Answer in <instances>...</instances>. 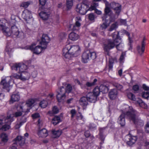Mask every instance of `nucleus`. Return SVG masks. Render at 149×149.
<instances>
[{
  "mask_svg": "<svg viewBox=\"0 0 149 149\" xmlns=\"http://www.w3.org/2000/svg\"><path fill=\"white\" fill-rule=\"evenodd\" d=\"M124 112L127 111V118L132 122L137 127L143 126L144 124L143 120L138 117V113L132 107L125 105L123 107Z\"/></svg>",
  "mask_w": 149,
  "mask_h": 149,
  "instance_id": "nucleus-1",
  "label": "nucleus"
},
{
  "mask_svg": "<svg viewBox=\"0 0 149 149\" xmlns=\"http://www.w3.org/2000/svg\"><path fill=\"white\" fill-rule=\"evenodd\" d=\"M118 32H114L112 35L113 40L111 39H107L104 45V50L107 52L108 55L110 50L114 48L117 43L120 42V39L118 38Z\"/></svg>",
  "mask_w": 149,
  "mask_h": 149,
  "instance_id": "nucleus-2",
  "label": "nucleus"
},
{
  "mask_svg": "<svg viewBox=\"0 0 149 149\" xmlns=\"http://www.w3.org/2000/svg\"><path fill=\"white\" fill-rule=\"evenodd\" d=\"M2 31L3 33L7 36H10L12 34L21 38L24 37V33L22 31H19L18 28L15 26H12L11 29L7 26H4L2 28Z\"/></svg>",
  "mask_w": 149,
  "mask_h": 149,
  "instance_id": "nucleus-3",
  "label": "nucleus"
},
{
  "mask_svg": "<svg viewBox=\"0 0 149 149\" xmlns=\"http://www.w3.org/2000/svg\"><path fill=\"white\" fill-rule=\"evenodd\" d=\"M79 49L78 46L66 45L63 49V55L65 58L70 59L72 55H75Z\"/></svg>",
  "mask_w": 149,
  "mask_h": 149,
  "instance_id": "nucleus-4",
  "label": "nucleus"
},
{
  "mask_svg": "<svg viewBox=\"0 0 149 149\" xmlns=\"http://www.w3.org/2000/svg\"><path fill=\"white\" fill-rule=\"evenodd\" d=\"M13 121L12 116H8L6 118L3 116L0 117V130L6 131L10 128V123Z\"/></svg>",
  "mask_w": 149,
  "mask_h": 149,
  "instance_id": "nucleus-5",
  "label": "nucleus"
},
{
  "mask_svg": "<svg viewBox=\"0 0 149 149\" xmlns=\"http://www.w3.org/2000/svg\"><path fill=\"white\" fill-rule=\"evenodd\" d=\"M11 77H7L2 79L0 84V99L3 100L4 97V95L3 93V88L6 89L9 91V87L10 86V83L12 80Z\"/></svg>",
  "mask_w": 149,
  "mask_h": 149,
  "instance_id": "nucleus-6",
  "label": "nucleus"
},
{
  "mask_svg": "<svg viewBox=\"0 0 149 149\" xmlns=\"http://www.w3.org/2000/svg\"><path fill=\"white\" fill-rule=\"evenodd\" d=\"M96 57V53L94 52H91L90 50L84 52L82 56V61L84 63H86L90 59H95Z\"/></svg>",
  "mask_w": 149,
  "mask_h": 149,
  "instance_id": "nucleus-7",
  "label": "nucleus"
},
{
  "mask_svg": "<svg viewBox=\"0 0 149 149\" xmlns=\"http://www.w3.org/2000/svg\"><path fill=\"white\" fill-rule=\"evenodd\" d=\"M11 68L18 73H21L27 70L28 68L27 65L24 63H20L14 64L12 66Z\"/></svg>",
  "mask_w": 149,
  "mask_h": 149,
  "instance_id": "nucleus-8",
  "label": "nucleus"
},
{
  "mask_svg": "<svg viewBox=\"0 0 149 149\" xmlns=\"http://www.w3.org/2000/svg\"><path fill=\"white\" fill-rule=\"evenodd\" d=\"M26 70L21 73H14L13 75V77L23 81L28 80L30 77V74Z\"/></svg>",
  "mask_w": 149,
  "mask_h": 149,
  "instance_id": "nucleus-9",
  "label": "nucleus"
},
{
  "mask_svg": "<svg viewBox=\"0 0 149 149\" xmlns=\"http://www.w3.org/2000/svg\"><path fill=\"white\" fill-rule=\"evenodd\" d=\"M22 17L27 23H31L33 21L34 19L31 12L28 10H25L23 11L22 14Z\"/></svg>",
  "mask_w": 149,
  "mask_h": 149,
  "instance_id": "nucleus-10",
  "label": "nucleus"
},
{
  "mask_svg": "<svg viewBox=\"0 0 149 149\" xmlns=\"http://www.w3.org/2000/svg\"><path fill=\"white\" fill-rule=\"evenodd\" d=\"M25 106H23V105H21L18 106L17 107V110L14 116L15 117H18L22 115L23 113H25V115L29 111L30 109L28 108H26Z\"/></svg>",
  "mask_w": 149,
  "mask_h": 149,
  "instance_id": "nucleus-11",
  "label": "nucleus"
},
{
  "mask_svg": "<svg viewBox=\"0 0 149 149\" xmlns=\"http://www.w3.org/2000/svg\"><path fill=\"white\" fill-rule=\"evenodd\" d=\"M37 46L34 47V45H32L30 46H28L25 47L26 49H30L34 53L36 54H39L46 48H44V46Z\"/></svg>",
  "mask_w": 149,
  "mask_h": 149,
  "instance_id": "nucleus-12",
  "label": "nucleus"
},
{
  "mask_svg": "<svg viewBox=\"0 0 149 149\" xmlns=\"http://www.w3.org/2000/svg\"><path fill=\"white\" fill-rule=\"evenodd\" d=\"M66 92L65 90L63 87H62L60 89L59 91L58 92L56 96L58 102H63L64 101L66 97L65 95Z\"/></svg>",
  "mask_w": 149,
  "mask_h": 149,
  "instance_id": "nucleus-13",
  "label": "nucleus"
},
{
  "mask_svg": "<svg viewBox=\"0 0 149 149\" xmlns=\"http://www.w3.org/2000/svg\"><path fill=\"white\" fill-rule=\"evenodd\" d=\"M136 136H132L130 134L127 135L125 137V141L129 146H132L135 143L137 140Z\"/></svg>",
  "mask_w": 149,
  "mask_h": 149,
  "instance_id": "nucleus-14",
  "label": "nucleus"
},
{
  "mask_svg": "<svg viewBox=\"0 0 149 149\" xmlns=\"http://www.w3.org/2000/svg\"><path fill=\"white\" fill-rule=\"evenodd\" d=\"M76 10L81 15H84L88 11L87 6L84 3L79 4L77 6Z\"/></svg>",
  "mask_w": 149,
  "mask_h": 149,
  "instance_id": "nucleus-15",
  "label": "nucleus"
},
{
  "mask_svg": "<svg viewBox=\"0 0 149 149\" xmlns=\"http://www.w3.org/2000/svg\"><path fill=\"white\" fill-rule=\"evenodd\" d=\"M110 7L111 8L114 10L116 14L117 15V16L116 17V18H117L121 10V5L118 3L111 2L110 4ZM114 18L115 19L116 17H114Z\"/></svg>",
  "mask_w": 149,
  "mask_h": 149,
  "instance_id": "nucleus-16",
  "label": "nucleus"
},
{
  "mask_svg": "<svg viewBox=\"0 0 149 149\" xmlns=\"http://www.w3.org/2000/svg\"><path fill=\"white\" fill-rule=\"evenodd\" d=\"M126 105L125 104L123 106L121 109L122 113L119 117L118 120V123L120 124L121 126H123L125 124V116H126L127 118V111L124 112L123 111V107Z\"/></svg>",
  "mask_w": 149,
  "mask_h": 149,
  "instance_id": "nucleus-17",
  "label": "nucleus"
},
{
  "mask_svg": "<svg viewBox=\"0 0 149 149\" xmlns=\"http://www.w3.org/2000/svg\"><path fill=\"white\" fill-rule=\"evenodd\" d=\"M50 41V38L47 35L43 34L42 35L41 41L40 42V45L44 46V48H46L48 43Z\"/></svg>",
  "mask_w": 149,
  "mask_h": 149,
  "instance_id": "nucleus-18",
  "label": "nucleus"
},
{
  "mask_svg": "<svg viewBox=\"0 0 149 149\" xmlns=\"http://www.w3.org/2000/svg\"><path fill=\"white\" fill-rule=\"evenodd\" d=\"M142 88L144 91L141 93V97L145 99H149V87L143 84L142 86Z\"/></svg>",
  "mask_w": 149,
  "mask_h": 149,
  "instance_id": "nucleus-19",
  "label": "nucleus"
},
{
  "mask_svg": "<svg viewBox=\"0 0 149 149\" xmlns=\"http://www.w3.org/2000/svg\"><path fill=\"white\" fill-rule=\"evenodd\" d=\"M75 20L76 21L75 24L70 26V27H72V29L73 30H78L81 26V22H82L81 18L79 16L77 17L75 19Z\"/></svg>",
  "mask_w": 149,
  "mask_h": 149,
  "instance_id": "nucleus-20",
  "label": "nucleus"
},
{
  "mask_svg": "<svg viewBox=\"0 0 149 149\" xmlns=\"http://www.w3.org/2000/svg\"><path fill=\"white\" fill-rule=\"evenodd\" d=\"M146 39L145 37H144L141 43V46L139 45L137 47V50L138 53L141 55L144 53L145 49V46L146 45V43L145 41Z\"/></svg>",
  "mask_w": 149,
  "mask_h": 149,
  "instance_id": "nucleus-21",
  "label": "nucleus"
},
{
  "mask_svg": "<svg viewBox=\"0 0 149 149\" xmlns=\"http://www.w3.org/2000/svg\"><path fill=\"white\" fill-rule=\"evenodd\" d=\"M1 141H0V145L2 146L5 145L8 141V135L5 133H2L0 135Z\"/></svg>",
  "mask_w": 149,
  "mask_h": 149,
  "instance_id": "nucleus-22",
  "label": "nucleus"
},
{
  "mask_svg": "<svg viewBox=\"0 0 149 149\" xmlns=\"http://www.w3.org/2000/svg\"><path fill=\"white\" fill-rule=\"evenodd\" d=\"M20 99V97L19 93H14L11 96V98L10 101V104L13 102L18 101Z\"/></svg>",
  "mask_w": 149,
  "mask_h": 149,
  "instance_id": "nucleus-23",
  "label": "nucleus"
},
{
  "mask_svg": "<svg viewBox=\"0 0 149 149\" xmlns=\"http://www.w3.org/2000/svg\"><path fill=\"white\" fill-rule=\"evenodd\" d=\"M26 118L24 116H23L19 119L18 120L17 123L15 126V128L16 129H18L27 120Z\"/></svg>",
  "mask_w": 149,
  "mask_h": 149,
  "instance_id": "nucleus-24",
  "label": "nucleus"
},
{
  "mask_svg": "<svg viewBox=\"0 0 149 149\" xmlns=\"http://www.w3.org/2000/svg\"><path fill=\"white\" fill-rule=\"evenodd\" d=\"M86 98L88 101L95 103L97 100V97L93 94L92 93L89 92L87 94Z\"/></svg>",
  "mask_w": 149,
  "mask_h": 149,
  "instance_id": "nucleus-25",
  "label": "nucleus"
},
{
  "mask_svg": "<svg viewBox=\"0 0 149 149\" xmlns=\"http://www.w3.org/2000/svg\"><path fill=\"white\" fill-rule=\"evenodd\" d=\"M15 143L19 144L21 146H22L25 143V138L21 136H18L15 139Z\"/></svg>",
  "mask_w": 149,
  "mask_h": 149,
  "instance_id": "nucleus-26",
  "label": "nucleus"
},
{
  "mask_svg": "<svg viewBox=\"0 0 149 149\" xmlns=\"http://www.w3.org/2000/svg\"><path fill=\"white\" fill-rule=\"evenodd\" d=\"M105 15L103 17L105 16V18H106V15H108L109 16V19L110 21H112V18L113 17V14L112 11L108 7H106L105 10Z\"/></svg>",
  "mask_w": 149,
  "mask_h": 149,
  "instance_id": "nucleus-27",
  "label": "nucleus"
},
{
  "mask_svg": "<svg viewBox=\"0 0 149 149\" xmlns=\"http://www.w3.org/2000/svg\"><path fill=\"white\" fill-rule=\"evenodd\" d=\"M118 91L116 89H111L109 92V96L111 100L114 99L118 95Z\"/></svg>",
  "mask_w": 149,
  "mask_h": 149,
  "instance_id": "nucleus-28",
  "label": "nucleus"
},
{
  "mask_svg": "<svg viewBox=\"0 0 149 149\" xmlns=\"http://www.w3.org/2000/svg\"><path fill=\"white\" fill-rule=\"evenodd\" d=\"M50 13L48 12L42 11L39 14L40 17L44 20L48 19L50 17Z\"/></svg>",
  "mask_w": 149,
  "mask_h": 149,
  "instance_id": "nucleus-29",
  "label": "nucleus"
},
{
  "mask_svg": "<svg viewBox=\"0 0 149 149\" xmlns=\"http://www.w3.org/2000/svg\"><path fill=\"white\" fill-rule=\"evenodd\" d=\"M38 135L40 137L45 138L48 135V132L46 129H43L38 131Z\"/></svg>",
  "mask_w": 149,
  "mask_h": 149,
  "instance_id": "nucleus-30",
  "label": "nucleus"
},
{
  "mask_svg": "<svg viewBox=\"0 0 149 149\" xmlns=\"http://www.w3.org/2000/svg\"><path fill=\"white\" fill-rule=\"evenodd\" d=\"M79 38V35L77 33L74 32L71 33L69 35V39L72 41L77 40Z\"/></svg>",
  "mask_w": 149,
  "mask_h": 149,
  "instance_id": "nucleus-31",
  "label": "nucleus"
},
{
  "mask_svg": "<svg viewBox=\"0 0 149 149\" xmlns=\"http://www.w3.org/2000/svg\"><path fill=\"white\" fill-rule=\"evenodd\" d=\"M61 121L60 116H56L52 119V123L54 125H56Z\"/></svg>",
  "mask_w": 149,
  "mask_h": 149,
  "instance_id": "nucleus-32",
  "label": "nucleus"
},
{
  "mask_svg": "<svg viewBox=\"0 0 149 149\" xmlns=\"http://www.w3.org/2000/svg\"><path fill=\"white\" fill-rule=\"evenodd\" d=\"M103 20H104L105 22H104L100 26V29L102 30H104L106 29L107 27L109 26V24L107 23L109 19H106L105 18V16L102 17Z\"/></svg>",
  "mask_w": 149,
  "mask_h": 149,
  "instance_id": "nucleus-33",
  "label": "nucleus"
},
{
  "mask_svg": "<svg viewBox=\"0 0 149 149\" xmlns=\"http://www.w3.org/2000/svg\"><path fill=\"white\" fill-rule=\"evenodd\" d=\"M88 101L86 97H83L80 99L79 103L80 105L82 106H85L87 105Z\"/></svg>",
  "mask_w": 149,
  "mask_h": 149,
  "instance_id": "nucleus-34",
  "label": "nucleus"
},
{
  "mask_svg": "<svg viewBox=\"0 0 149 149\" xmlns=\"http://www.w3.org/2000/svg\"><path fill=\"white\" fill-rule=\"evenodd\" d=\"M35 100L34 99H29L26 101V104L24 105H23V106H26V108H28L30 109L29 108V107L32 106Z\"/></svg>",
  "mask_w": 149,
  "mask_h": 149,
  "instance_id": "nucleus-35",
  "label": "nucleus"
},
{
  "mask_svg": "<svg viewBox=\"0 0 149 149\" xmlns=\"http://www.w3.org/2000/svg\"><path fill=\"white\" fill-rule=\"evenodd\" d=\"M119 33H118V38L120 39V42H118V43H117L115 46L116 47L117 50H121L123 47L124 45L123 43H122L121 39L119 36Z\"/></svg>",
  "mask_w": 149,
  "mask_h": 149,
  "instance_id": "nucleus-36",
  "label": "nucleus"
},
{
  "mask_svg": "<svg viewBox=\"0 0 149 149\" xmlns=\"http://www.w3.org/2000/svg\"><path fill=\"white\" fill-rule=\"evenodd\" d=\"M132 89L135 93H140L141 92V88L139 85L137 84L134 85L132 87Z\"/></svg>",
  "mask_w": 149,
  "mask_h": 149,
  "instance_id": "nucleus-37",
  "label": "nucleus"
},
{
  "mask_svg": "<svg viewBox=\"0 0 149 149\" xmlns=\"http://www.w3.org/2000/svg\"><path fill=\"white\" fill-rule=\"evenodd\" d=\"M59 110L56 106L53 107L52 111H49L47 113L50 116H52L54 114H56L58 113Z\"/></svg>",
  "mask_w": 149,
  "mask_h": 149,
  "instance_id": "nucleus-38",
  "label": "nucleus"
},
{
  "mask_svg": "<svg viewBox=\"0 0 149 149\" xmlns=\"http://www.w3.org/2000/svg\"><path fill=\"white\" fill-rule=\"evenodd\" d=\"M99 88L100 92H102L103 93H107L109 89L108 87L105 85H101Z\"/></svg>",
  "mask_w": 149,
  "mask_h": 149,
  "instance_id": "nucleus-39",
  "label": "nucleus"
},
{
  "mask_svg": "<svg viewBox=\"0 0 149 149\" xmlns=\"http://www.w3.org/2000/svg\"><path fill=\"white\" fill-rule=\"evenodd\" d=\"M48 102L46 100H43L39 103V106L42 108H45L47 106Z\"/></svg>",
  "mask_w": 149,
  "mask_h": 149,
  "instance_id": "nucleus-40",
  "label": "nucleus"
},
{
  "mask_svg": "<svg viewBox=\"0 0 149 149\" xmlns=\"http://www.w3.org/2000/svg\"><path fill=\"white\" fill-rule=\"evenodd\" d=\"M32 3L33 2L31 1H29L27 2H23L21 3L20 5V6L25 8H27L29 5L32 4Z\"/></svg>",
  "mask_w": 149,
  "mask_h": 149,
  "instance_id": "nucleus-41",
  "label": "nucleus"
},
{
  "mask_svg": "<svg viewBox=\"0 0 149 149\" xmlns=\"http://www.w3.org/2000/svg\"><path fill=\"white\" fill-rule=\"evenodd\" d=\"M100 91L99 88L98 86H97L93 89V94L97 97L100 95Z\"/></svg>",
  "mask_w": 149,
  "mask_h": 149,
  "instance_id": "nucleus-42",
  "label": "nucleus"
},
{
  "mask_svg": "<svg viewBox=\"0 0 149 149\" xmlns=\"http://www.w3.org/2000/svg\"><path fill=\"white\" fill-rule=\"evenodd\" d=\"M62 132L61 130L57 131L53 130L52 131V133L54 136V138H57L59 137L61 134Z\"/></svg>",
  "mask_w": 149,
  "mask_h": 149,
  "instance_id": "nucleus-43",
  "label": "nucleus"
},
{
  "mask_svg": "<svg viewBox=\"0 0 149 149\" xmlns=\"http://www.w3.org/2000/svg\"><path fill=\"white\" fill-rule=\"evenodd\" d=\"M73 0H66V6L69 9L72 7L73 5Z\"/></svg>",
  "mask_w": 149,
  "mask_h": 149,
  "instance_id": "nucleus-44",
  "label": "nucleus"
},
{
  "mask_svg": "<svg viewBox=\"0 0 149 149\" xmlns=\"http://www.w3.org/2000/svg\"><path fill=\"white\" fill-rule=\"evenodd\" d=\"M127 97L128 98L133 101H135L136 98L135 95L132 93L129 92L127 93Z\"/></svg>",
  "mask_w": 149,
  "mask_h": 149,
  "instance_id": "nucleus-45",
  "label": "nucleus"
},
{
  "mask_svg": "<svg viewBox=\"0 0 149 149\" xmlns=\"http://www.w3.org/2000/svg\"><path fill=\"white\" fill-rule=\"evenodd\" d=\"M113 85L116 87L118 90H121L123 88V86L116 82L113 83Z\"/></svg>",
  "mask_w": 149,
  "mask_h": 149,
  "instance_id": "nucleus-46",
  "label": "nucleus"
},
{
  "mask_svg": "<svg viewBox=\"0 0 149 149\" xmlns=\"http://www.w3.org/2000/svg\"><path fill=\"white\" fill-rule=\"evenodd\" d=\"M72 90V87L69 84H66V88L65 89L66 92L67 93L70 92Z\"/></svg>",
  "mask_w": 149,
  "mask_h": 149,
  "instance_id": "nucleus-47",
  "label": "nucleus"
},
{
  "mask_svg": "<svg viewBox=\"0 0 149 149\" xmlns=\"http://www.w3.org/2000/svg\"><path fill=\"white\" fill-rule=\"evenodd\" d=\"M97 81V80L96 79H95L94 80L93 82L92 83H90L89 82L86 83V85L88 87H90L95 85Z\"/></svg>",
  "mask_w": 149,
  "mask_h": 149,
  "instance_id": "nucleus-48",
  "label": "nucleus"
},
{
  "mask_svg": "<svg viewBox=\"0 0 149 149\" xmlns=\"http://www.w3.org/2000/svg\"><path fill=\"white\" fill-rule=\"evenodd\" d=\"M117 27V23H115L113 24L110 26V28L109 29V31H111L115 29Z\"/></svg>",
  "mask_w": 149,
  "mask_h": 149,
  "instance_id": "nucleus-49",
  "label": "nucleus"
},
{
  "mask_svg": "<svg viewBox=\"0 0 149 149\" xmlns=\"http://www.w3.org/2000/svg\"><path fill=\"white\" fill-rule=\"evenodd\" d=\"M98 6V3H94L91 5L90 8H89V10H94Z\"/></svg>",
  "mask_w": 149,
  "mask_h": 149,
  "instance_id": "nucleus-50",
  "label": "nucleus"
},
{
  "mask_svg": "<svg viewBox=\"0 0 149 149\" xmlns=\"http://www.w3.org/2000/svg\"><path fill=\"white\" fill-rule=\"evenodd\" d=\"M6 21V20L4 19H0V26L2 28L4 26H5L4 25Z\"/></svg>",
  "mask_w": 149,
  "mask_h": 149,
  "instance_id": "nucleus-51",
  "label": "nucleus"
},
{
  "mask_svg": "<svg viewBox=\"0 0 149 149\" xmlns=\"http://www.w3.org/2000/svg\"><path fill=\"white\" fill-rule=\"evenodd\" d=\"M88 17L91 21H93L95 19V16L93 13H90L88 15Z\"/></svg>",
  "mask_w": 149,
  "mask_h": 149,
  "instance_id": "nucleus-52",
  "label": "nucleus"
},
{
  "mask_svg": "<svg viewBox=\"0 0 149 149\" xmlns=\"http://www.w3.org/2000/svg\"><path fill=\"white\" fill-rule=\"evenodd\" d=\"M17 144L15 142L9 147V149H17Z\"/></svg>",
  "mask_w": 149,
  "mask_h": 149,
  "instance_id": "nucleus-53",
  "label": "nucleus"
},
{
  "mask_svg": "<svg viewBox=\"0 0 149 149\" xmlns=\"http://www.w3.org/2000/svg\"><path fill=\"white\" fill-rule=\"evenodd\" d=\"M125 53L124 52H123L120 58V60L121 62H123L125 56Z\"/></svg>",
  "mask_w": 149,
  "mask_h": 149,
  "instance_id": "nucleus-54",
  "label": "nucleus"
},
{
  "mask_svg": "<svg viewBox=\"0 0 149 149\" xmlns=\"http://www.w3.org/2000/svg\"><path fill=\"white\" fill-rule=\"evenodd\" d=\"M139 106L144 109H146L147 107V105L143 102L142 101Z\"/></svg>",
  "mask_w": 149,
  "mask_h": 149,
  "instance_id": "nucleus-55",
  "label": "nucleus"
},
{
  "mask_svg": "<svg viewBox=\"0 0 149 149\" xmlns=\"http://www.w3.org/2000/svg\"><path fill=\"white\" fill-rule=\"evenodd\" d=\"M142 101H143L141 99L138 98L137 99L135 103L136 104L139 106Z\"/></svg>",
  "mask_w": 149,
  "mask_h": 149,
  "instance_id": "nucleus-56",
  "label": "nucleus"
},
{
  "mask_svg": "<svg viewBox=\"0 0 149 149\" xmlns=\"http://www.w3.org/2000/svg\"><path fill=\"white\" fill-rule=\"evenodd\" d=\"M37 72L36 70L33 71L31 73V76L33 78H35L37 75Z\"/></svg>",
  "mask_w": 149,
  "mask_h": 149,
  "instance_id": "nucleus-57",
  "label": "nucleus"
},
{
  "mask_svg": "<svg viewBox=\"0 0 149 149\" xmlns=\"http://www.w3.org/2000/svg\"><path fill=\"white\" fill-rule=\"evenodd\" d=\"M145 130L147 132L149 133V122H148L146 125Z\"/></svg>",
  "mask_w": 149,
  "mask_h": 149,
  "instance_id": "nucleus-58",
  "label": "nucleus"
},
{
  "mask_svg": "<svg viewBox=\"0 0 149 149\" xmlns=\"http://www.w3.org/2000/svg\"><path fill=\"white\" fill-rule=\"evenodd\" d=\"M32 116L33 118L35 119L40 117V115L38 113H35L32 114Z\"/></svg>",
  "mask_w": 149,
  "mask_h": 149,
  "instance_id": "nucleus-59",
  "label": "nucleus"
},
{
  "mask_svg": "<svg viewBox=\"0 0 149 149\" xmlns=\"http://www.w3.org/2000/svg\"><path fill=\"white\" fill-rule=\"evenodd\" d=\"M40 4L43 6L45 5L46 2V0H39Z\"/></svg>",
  "mask_w": 149,
  "mask_h": 149,
  "instance_id": "nucleus-60",
  "label": "nucleus"
},
{
  "mask_svg": "<svg viewBox=\"0 0 149 149\" xmlns=\"http://www.w3.org/2000/svg\"><path fill=\"white\" fill-rule=\"evenodd\" d=\"M42 125V120L39 119L38 121V125L39 127H41Z\"/></svg>",
  "mask_w": 149,
  "mask_h": 149,
  "instance_id": "nucleus-61",
  "label": "nucleus"
},
{
  "mask_svg": "<svg viewBox=\"0 0 149 149\" xmlns=\"http://www.w3.org/2000/svg\"><path fill=\"white\" fill-rule=\"evenodd\" d=\"M70 113L72 114L71 117H73L75 114V110L74 109H72Z\"/></svg>",
  "mask_w": 149,
  "mask_h": 149,
  "instance_id": "nucleus-62",
  "label": "nucleus"
},
{
  "mask_svg": "<svg viewBox=\"0 0 149 149\" xmlns=\"http://www.w3.org/2000/svg\"><path fill=\"white\" fill-rule=\"evenodd\" d=\"M11 20L13 21V23L15 22V16L14 15H12L11 16Z\"/></svg>",
  "mask_w": 149,
  "mask_h": 149,
  "instance_id": "nucleus-63",
  "label": "nucleus"
},
{
  "mask_svg": "<svg viewBox=\"0 0 149 149\" xmlns=\"http://www.w3.org/2000/svg\"><path fill=\"white\" fill-rule=\"evenodd\" d=\"M85 135L86 137H88L90 136V133L88 131H86L85 132Z\"/></svg>",
  "mask_w": 149,
  "mask_h": 149,
  "instance_id": "nucleus-64",
  "label": "nucleus"
}]
</instances>
